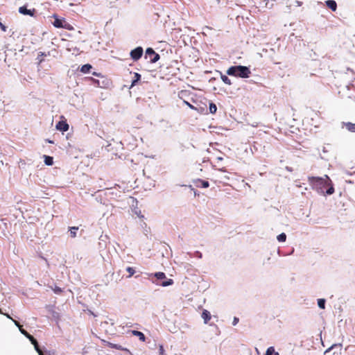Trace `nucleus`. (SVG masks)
Masks as SVG:
<instances>
[{"label": "nucleus", "mask_w": 355, "mask_h": 355, "mask_svg": "<svg viewBox=\"0 0 355 355\" xmlns=\"http://www.w3.org/2000/svg\"><path fill=\"white\" fill-rule=\"evenodd\" d=\"M54 18V21L52 23L54 27L57 28H62L65 19L63 17H59L56 14L52 16Z\"/></svg>", "instance_id": "9d476101"}, {"label": "nucleus", "mask_w": 355, "mask_h": 355, "mask_svg": "<svg viewBox=\"0 0 355 355\" xmlns=\"http://www.w3.org/2000/svg\"><path fill=\"white\" fill-rule=\"evenodd\" d=\"M194 110L197 111L199 113H204L205 108L204 107L200 106L196 107V109H195Z\"/></svg>", "instance_id": "72a5a7b5"}, {"label": "nucleus", "mask_w": 355, "mask_h": 355, "mask_svg": "<svg viewBox=\"0 0 355 355\" xmlns=\"http://www.w3.org/2000/svg\"><path fill=\"white\" fill-rule=\"evenodd\" d=\"M40 352H41L42 355H46V354L44 353V352L42 351V348L40 349Z\"/></svg>", "instance_id": "de8ad7c7"}, {"label": "nucleus", "mask_w": 355, "mask_h": 355, "mask_svg": "<svg viewBox=\"0 0 355 355\" xmlns=\"http://www.w3.org/2000/svg\"><path fill=\"white\" fill-rule=\"evenodd\" d=\"M102 342L104 343L105 345H106L110 348L122 350V351H126L130 354V355H133L132 353L130 352L127 348L123 347L121 345H120L119 344L112 343L110 341H107L105 340H103Z\"/></svg>", "instance_id": "6e6552de"}, {"label": "nucleus", "mask_w": 355, "mask_h": 355, "mask_svg": "<svg viewBox=\"0 0 355 355\" xmlns=\"http://www.w3.org/2000/svg\"><path fill=\"white\" fill-rule=\"evenodd\" d=\"M252 126H253V127H257V126H258V124H257V123H255L252 124Z\"/></svg>", "instance_id": "a18cd8bd"}, {"label": "nucleus", "mask_w": 355, "mask_h": 355, "mask_svg": "<svg viewBox=\"0 0 355 355\" xmlns=\"http://www.w3.org/2000/svg\"><path fill=\"white\" fill-rule=\"evenodd\" d=\"M195 184H196V186L197 187H200V188H208L209 186V183L208 181L207 180H201V179H197L196 181H195Z\"/></svg>", "instance_id": "f8f14e48"}, {"label": "nucleus", "mask_w": 355, "mask_h": 355, "mask_svg": "<svg viewBox=\"0 0 355 355\" xmlns=\"http://www.w3.org/2000/svg\"><path fill=\"white\" fill-rule=\"evenodd\" d=\"M42 351L44 352V353L46 354V355H55V352L54 350L53 351H46L44 350V348H42Z\"/></svg>", "instance_id": "2f4dec72"}, {"label": "nucleus", "mask_w": 355, "mask_h": 355, "mask_svg": "<svg viewBox=\"0 0 355 355\" xmlns=\"http://www.w3.org/2000/svg\"><path fill=\"white\" fill-rule=\"evenodd\" d=\"M135 277V278H139V275H136Z\"/></svg>", "instance_id": "8fccbe9b"}, {"label": "nucleus", "mask_w": 355, "mask_h": 355, "mask_svg": "<svg viewBox=\"0 0 355 355\" xmlns=\"http://www.w3.org/2000/svg\"><path fill=\"white\" fill-rule=\"evenodd\" d=\"M218 171H220L221 172H223V173H226L227 172V170H226V168L225 167L218 168Z\"/></svg>", "instance_id": "a19ab883"}, {"label": "nucleus", "mask_w": 355, "mask_h": 355, "mask_svg": "<svg viewBox=\"0 0 355 355\" xmlns=\"http://www.w3.org/2000/svg\"><path fill=\"white\" fill-rule=\"evenodd\" d=\"M20 332L21 334L25 336L30 340L31 344L34 346V348H35V351L37 352V354L39 355H42L41 352H40V349L42 347H40L37 340L32 335H31L28 332H27L24 329H20Z\"/></svg>", "instance_id": "39448f33"}, {"label": "nucleus", "mask_w": 355, "mask_h": 355, "mask_svg": "<svg viewBox=\"0 0 355 355\" xmlns=\"http://www.w3.org/2000/svg\"><path fill=\"white\" fill-rule=\"evenodd\" d=\"M277 239L279 242H284L286 240V234L282 232L277 236Z\"/></svg>", "instance_id": "cd10ccee"}, {"label": "nucleus", "mask_w": 355, "mask_h": 355, "mask_svg": "<svg viewBox=\"0 0 355 355\" xmlns=\"http://www.w3.org/2000/svg\"><path fill=\"white\" fill-rule=\"evenodd\" d=\"M92 68V66L90 64H85L81 66L80 71L83 73H87L89 72Z\"/></svg>", "instance_id": "412c9836"}, {"label": "nucleus", "mask_w": 355, "mask_h": 355, "mask_svg": "<svg viewBox=\"0 0 355 355\" xmlns=\"http://www.w3.org/2000/svg\"><path fill=\"white\" fill-rule=\"evenodd\" d=\"M90 79L92 81L93 85L98 87L107 88L110 85V80L103 76H101V79H95L93 78H91Z\"/></svg>", "instance_id": "423d86ee"}, {"label": "nucleus", "mask_w": 355, "mask_h": 355, "mask_svg": "<svg viewBox=\"0 0 355 355\" xmlns=\"http://www.w3.org/2000/svg\"><path fill=\"white\" fill-rule=\"evenodd\" d=\"M49 55V52L48 53L44 52H39L36 60H37V63L40 64L44 61L43 57H46Z\"/></svg>", "instance_id": "aec40b11"}, {"label": "nucleus", "mask_w": 355, "mask_h": 355, "mask_svg": "<svg viewBox=\"0 0 355 355\" xmlns=\"http://www.w3.org/2000/svg\"><path fill=\"white\" fill-rule=\"evenodd\" d=\"M145 59H149L150 63H155L160 59L159 53L151 47H148L145 51Z\"/></svg>", "instance_id": "20e7f679"}, {"label": "nucleus", "mask_w": 355, "mask_h": 355, "mask_svg": "<svg viewBox=\"0 0 355 355\" xmlns=\"http://www.w3.org/2000/svg\"><path fill=\"white\" fill-rule=\"evenodd\" d=\"M209 110L211 114H215L217 111L216 105L213 102H209Z\"/></svg>", "instance_id": "b1692460"}, {"label": "nucleus", "mask_w": 355, "mask_h": 355, "mask_svg": "<svg viewBox=\"0 0 355 355\" xmlns=\"http://www.w3.org/2000/svg\"><path fill=\"white\" fill-rule=\"evenodd\" d=\"M131 333L132 335L137 336L141 341L144 342L146 340V336L141 331L137 330H132Z\"/></svg>", "instance_id": "f3484780"}, {"label": "nucleus", "mask_w": 355, "mask_h": 355, "mask_svg": "<svg viewBox=\"0 0 355 355\" xmlns=\"http://www.w3.org/2000/svg\"><path fill=\"white\" fill-rule=\"evenodd\" d=\"M239 318L237 317H234V319H233V322H232V324L234 326L236 325L237 323L239 322Z\"/></svg>", "instance_id": "4c0bfd02"}, {"label": "nucleus", "mask_w": 355, "mask_h": 355, "mask_svg": "<svg viewBox=\"0 0 355 355\" xmlns=\"http://www.w3.org/2000/svg\"><path fill=\"white\" fill-rule=\"evenodd\" d=\"M46 141L49 144H53V141L52 140H50V139H47Z\"/></svg>", "instance_id": "c03bdc74"}, {"label": "nucleus", "mask_w": 355, "mask_h": 355, "mask_svg": "<svg viewBox=\"0 0 355 355\" xmlns=\"http://www.w3.org/2000/svg\"><path fill=\"white\" fill-rule=\"evenodd\" d=\"M78 230V227H69V232H70V236L72 238H75L76 236V232Z\"/></svg>", "instance_id": "393cba45"}, {"label": "nucleus", "mask_w": 355, "mask_h": 355, "mask_svg": "<svg viewBox=\"0 0 355 355\" xmlns=\"http://www.w3.org/2000/svg\"><path fill=\"white\" fill-rule=\"evenodd\" d=\"M69 127V124L65 121H60L55 125V128L62 132L67 131Z\"/></svg>", "instance_id": "9b49d317"}, {"label": "nucleus", "mask_w": 355, "mask_h": 355, "mask_svg": "<svg viewBox=\"0 0 355 355\" xmlns=\"http://www.w3.org/2000/svg\"><path fill=\"white\" fill-rule=\"evenodd\" d=\"M347 71H352V70L351 69H349V68H347Z\"/></svg>", "instance_id": "09e8293b"}, {"label": "nucleus", "mask_w": 355, "mask_h": 355, "mask_svg": "<svg viewBox=\"0 0 355 355\" xmlns=\"http://www.w3.org/2000/svg\"><path fill=\"white\" fill-rule=\"evenodd\" d=\"M53 291L55 294H60L62 292V289L57 286H55Z\"/></svg>", "instance_id": "7c9ffc66"}, {"label": "nucleus", "mask_w": 355, "mask_h": 355, "mask_svg": "<svg viewBox=\"0 0 355 355\" xmlns=\"http://www.w3.org/2000/svg\"><path fill=\"white\" fill-rule=\"evenodd\" d=\"M194 255L198 259H201L202 257V254L200 251H195Z\"/></svg>", "instance_id": "c9c22d12"}, {"label": "nucleus", "mask_w": 355, "mask_h": 355, "mask_svg": "<svg viewBox=\"0 0 355 355\" xmlns=\"http://www.w3.org/2000/svg\"><path fill=\"white\" fill-rule=\"evenodd\" d=\"M143 53V48L141 46H137L130 51V56L134 61H137L141 58Z\"/></svg>", "instance_id": "0eeeda50"}, {"label": "nucleus", "mask_w": 355, "mask_h": 355, "mask_svg": "<svg viewBox=\"0 0 355 355\" xmlns=\"http://www.w3.org/2000/svg\"><path fill=\"white\" fill-rule=\"evenodd\" d=\"M309 181L311 184L313 189H315L318 191H321L322 193L323 188L327 185V181L324 180L322 178L319 177H309Z\"/></svg>", "instance_id": "7ed1b4c3"}, {"label": "nucleus", "mask_w": 355, "mask_h": 355, "mask_svg": "<svg viewBox=\"0 0 355 355\" xmlns=\"http://www.w3.org/2000/svg\"><path fill=\"white\" fill-rule=\"evenodd\" d=\"M62 28H64V29H67L69 31L73 30V26L71 25L69 23H68L66 20L64 21Z\"/></svg>", "instance_id": "c85d7f7f"}, {"label": "nucleus", "mask_w": 355, "mask_h": 355, "mask_svg": "<svg viewBox=\"0 0 355 355\" xmlns=\"http://www.w3.org/2000/svg\"><path fill=\"white\" fill-rule=\"evenodd\" d=\"M12 321L14 322L15 324L19 328V331H20V329H23L22 327L20 325V324L17 320H12Z\"/></svg>", "instance_id": "58836bf2"}, {"label": "nucleus", "mask_w": 355, "mask_h": 355, "mask_svg": "<svg viewBox=\"0 0 355 355\" xmlns=\"http://www.w3.org/2000/svg\"><path fill=\"white\" fill-rule=\"evenodd\" d=\"M325 4L331 11L334 12L337 9V3L334 0H327Z\"/></svg>", "instance_id": "ddd939ff"}, {"label": "nucleus", "mask_w": 355, "mask_h": 355, "mask_svg": "<svg viewBox=\"0 0 355 355\" xmlns=\"http://www.w3.org/2000/svg\"><path fill=\"white\" fill-rule=\"evenodd\" d=\"M286 170L289 171V172H292L293 171V168L290 166H286Z\"/></svg>", "instance_id": "79ce46f5"}, {"label": "nucleus", "mask_w": 355, "mask_h": 355, "mask_svg": "<svg viewBox=\"0 0 355 355\" xmlns=\"http://www.w3.org/2000/svg\"><path fill=\"white\" fill-rule=\"evenodd\" d=\"M0 28L3 32L6 31L7 27L1 21H0Z\"/></svg>", "instance_id": "e433bc0d"}, {"label": "nucleus", "mask_w": 355, "mask_h": 355, "mask_svg": "<svg viewBox=\"0 0 355 355\" xmlns=\"http://www.w3.org/2000/svg\"><path fill=\"white\" fill-rule=\"evenodd\" d=\"M202 318L204 320V322L207 324L210 320L211 315L209 311L204 309L201 315Z\"/></svg>", "instance_id": "2eb2a0df"}, {"label": "nucleus", "mask_w": 355, "mask_h": 355, "mask_svg": "<svg viewBox=\"0 0 355 355\" xmlns=\"http://www.w3.org/2000/svg\"><path fill=\"white\" fill-rule=\"evenodd\" d=\"M141 78V76L140 73L135 72L134 73V78H133V79L131 81L130 88L133 87L134 86L137 85V83L140 81Z\"/></svg>", "instance_id": "dca6fc26"}, {"label": "nucleus", "mask_w": 355, "mask_h": 355, "mask_svg": "<svg viewBox=\"0 0 355 355\" xmlns=\"http://www.w3.org/2000/svg\"><path fill=\"white\" fill-rule=\"evenodd\" d=\"M342 127H345L351 132H355V123L352 122H343Z\"/></svg>", "instance_id": "4468645a"}, {"label": "nucleus", "mask_w": 355, "mask_h": 355, "mask_svg": "<svg viewBox=\"0 0 355 355\" xmlns=\"http://www.w3.org/2000/svg\"><path fill=\"white\" fill-rule=\"evenodd\" d=\"M220 78L225 84L228 85H232L231 80L226 75H223L221 73Z\"/></svg>", "instance_id": "a878e982"}, {"label": "nucleus", "mask_w": 355, "mask_h": 355, "mask_svg": "<svg viewBox=\"0 0 355 355\" xmlns=\"http://www.w3.org/2000/svg\"><path fill=\"white\" fill-rule=\"evenodd\" d=\"M265 355H279V354L275 352L274 347H269L266 349Z\"/></svg>", "instance_id": "5701e85b"}, {"label": "nucleus", "mask_w": 355, "mask_h": 355, "mask_svg": "<svg viewBox=\"0 0 355 355\" xmlns=\"http://www.w3.org/2000/svg\"><path fill=\"white\" fill-rule=\"evenodd\" d=\"M125 270L129 273V275L127 276V278H130L136 272L135 268L130 266L127 267Z\"/></svg>", "instance_id": "bb28decb"}, {"label": "nucleus", "mask_w": 355, "mask_h": 355, "mask_svg": "<svg viewBox=\"0 0 355 355\" xmlns=\"http://www.w3.org/2000/svg\"><path fill=\"white\" fill-rule=\"evenodd\" d=\"M317 302H318V306L320 309H325L326 300L324 298L318 299Z\"/></svg>", "instance_id": "4be33fe9"}, {"label": "nucleus", "mask_w": 355, "mask_h": 355, "mask_svg": "<svg viewBox=\"0 0 355 355\" xmlns=\"http://www.w3.org/2000/svg\"><path fill=\"white\" fill-rule=\"evenodd\" d=\"M335 349H338L339 351H340L342 349V344L338 343V344L332 345L330 347H329L327 349L325 350L324 354L329 353L330 352H331L332 350H334Z\"/></svg>", "instance_id": "a211bd4d"}, {"label": "nucleus", "mask_w": 355, "mask_h": 355, "mask_svg": "<svg viewBox=\"0 0 355 355\" xmlns=\"http://www.w3.org/2000/svg\"><path fill=\"white\" fill-rule=\"evenodd\" d=\"M159 355H164V349L162 345L159 346Z\"/></svg>", "instance_id": "f704fd0d"}, {"label": "nucleus", "mask_w": 355, "mask_h": 355, "mask_svg": "<svg viewBox=\"0 0 355 355\" xmlns=\"http://www.w3.org/2000/svg\"><path fill=\"white\" fill-rule=\"evenodd\" d=\"M151 282L157 286L162 287L169 286L173 284L172 279L167 278L166 274L163 272H156L148 274Z\"/></svg>", "instance_id": "f257e3e1"}, {"label": "nucleus", "mask_w": 355, "mask_h": 355, "mask_svg": "<svg viewBox=\"0 0 355 355\" xmlns=\"http://www.w3.org/2000/svg\"><path fill=\"white\" fill-rule=\"evenodd\" d=\"M295 3L297 6H301L302 5V2L300 1H295Z\"/></svg>", "instance_id": "ea45409f"}, {"label": "nucleus", "mask_w": 355, "mask_h": 355, "mask_svg": "<svg viewBox=\"0 0 355 355\" xmlns=\"http://www.w3.org/2000/svg\"><path fill=\"white\" fill-rule=\"evenodd\" d=\"M217 160L221 161V160H223V157H217Z\"/></svg>", "instance_id": "49530a36"}, {"label": "nucleus", "mask_w": 355, "mask_h": 355, "mask_svg": "<svg viewBox=\"0 0 355 355\" xmlns=\"http://www.w3.org/2000/svg\"><path fill=\"white\" fill-rule=\"evenodd\" d=\"M325 194L326 195H331L334 193V186L332 184H331L329 188L325 191Z\"/></svg>", "instance_id": "c756f323"}, {"label": "nucleus", "mask_w": 355, "mask_h": 355, "mask_svg": "<svg viewBox=\"0 0 355 355\" xmlns=\"http://www.w3.org/2000/svg\"><path fill=\"white\" fill-rule=\"evenodd\" d=\"M92 74L96 76H100V73H96V72H94Z\"/></svg>", "instance_id": "37998d69"}, {"label": "nucleus", "mask_w": 355, "mask_h": 355, "mask_svg": "<svg viewBox=\"0 0 355 355\" xmlns=\"http://www.w3.org/2000/svg\"><path fill=\"white\" fill-rule=\"evenodd\" d=\"M183 103L187 105L190 109L191 110H195L196 109V106H193V105H191L190 103H189L188 101H184Z\"/></svg>", "instance_id": "473e14b6"}, {"label": "nucleus", "mask_w": 355, "mask_h": 355, "mask_svg": "<svg viewBox=\"0 0 355 355\" xmlns=\"http://www.w3.org/2000/svg\"><path fill=\"white\" fill-rule=\"evenodd\" d=\"M226 73L230 76L241 78H248L250 76L251 71L250 67L243 65H234L229 67Z\"/></svg>", "instance_id": "f03ea898"}, {"label": "nucleus", "mask_w": 355, "mask_h": 355, "mask_svg": "<svg viewBox=\"0 0 355 355\" xmlns=\"http://www.w3.org/2000/svg\"><path fill=\"white\" fill-rule=\"evenodd\" d=\"M35 12H36V10L35 8L28 9L27 6H26V5L21 6L19 8V12L24 15H28V16L33 17V16H34Z\"/></svg>", "instance_id": "1a4fd4ad"}, {"label": "nucleus", "mask_w": 355, "mask_h": 355, "mask_svg": "<svg viewBox=\"0 0 355 355\" xmlns=\"http://www.w3.org/2000/svg\"><path fill=\"white\" fill-rule=\"evenodd\" d=\"M44 162L46 166H52L53 164V157L49 155H44Z\"/></svg>", "instance_id": "6ab92c4d"}]
</instances>
